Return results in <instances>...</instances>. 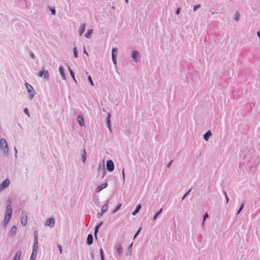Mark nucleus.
I'll return each instance as SVG.
<instances>
[{
	"instance_id": "obj_1",
	"label": "nucleus",
	"mask_w": 260,
	"mask_h": 260,
	"mask_svg": "<svg viewBox=\"0 0 260 260\" xmlns=\"http://www.w3.org/2000/svg\"><path fill=\"white\" fill-rule=\"evenodd\" d=\"M12 200L11 199H9L7 201V206L6 208V214H5V219L3 221V226L4 227H6L8 222H9L11 217V215L12 213Z\"/></svg>"
},
{
	"instance_id": "obj_2",
	"label": "nucleus",
	"mask_w": 260,
	"mask_h": 260,
	"mask_svg": "<svg viewBox=\"0 0 260 260\" xmlns=\"http://www.w3.org/2000/svg\"><path fill=\"white\" fill-rule=\"evenodd\" d=\"M0 147L3 150L4 154L7 155L9 153L8 145L6 139L3 138L0 139Z\"/></svg>"
},
{
	"instance_id": "obj_3",
	"label": "nucleus",
	"mask_w": 260,
	"mask_h": 260,
	"mask_svg": "<svg viewBox=\"0 0 260 260\" xmlns=\"http://www.w3.org/2000/svg\"><path fill=\"white\" fill-rule=\"evenodd\" d=\"M25 86L27 88V91L29 93V99L30 100H31L33 99L34 95H35V89L33 88V87L27 82H26L25 83Z\"/></svg>"
},
{
	"instance_id": "obj_4",
	"label": "nucleus",
	"mask_w": 260,
	"mask_h": 260,
	"mask_svg": "<svg viewBox=\"0 0 260 260\" xmlns=\"http://www.w3.org/2000/svg\"><path fill=\"white\" fill-rule=\"evenodd\" d=\"M109 202V200L105 201V204L102 207L101 211L98 213L96 215L98 218H101L102 215L108 211Z\"/></svg>"
},
{
	"instance_id": "obj_5",
	"label": "nucleus",
	"mask_w": 260,
	"mask_h": 260,
	"mask_svg": "<svg viewBox=\"0 0 260 260\" xmlns=\"http://www.w3.org/2000/svg\"><path fill=\"white\" fill-rule=\"evenodd\" d=\"M21 224L22 226H24L27 224V216L26 212L23 210L21 213Z\"/></svg>"
},
{
	"instance_id": "obj_6",
	"label": "nucleus",
	"mask_w": 260,
	"mask_h": 260,
	"mask_svg": "<svg viewBox=\"0 0 260 260\" xmlns=\"http://www.w3.org/2000/svg\"><path fill=\"white\" fill-rule=\"evenodd\" d=\"M107 169L109 172H112L114 169V164L112 160H108L106 163Z\"/></svg>"
},
{
	"instance_id": "obj_7",
	"label": "nucleus",
	"mask_w": 260,
	"mask_h": 260,
	"mask_svg": "<svg viewBox=\"0 0 260 260\" xmlns=\"http://www.w3.org/2000/svg\"><path fill=\"white\" fill-rule=\"evenodd\" d=\"M55 223V220L54 218L51 217L48 219H47L46 222V225L47 226H50L51 228H52L54 226Z\"/></svg>"
},
{
	"instance_id": "obj_8",
	"label": "nucleus",
	"mask_w": 260,
	"mask_h": 260,
	"mask_svg": "<svg viewBox=\"0 0 260 260\" xmlns=\"http://www.w3.org/2000/svg\"><path fill=\"white\" fill-rule=\"evenodd\" d=\"M98 171H99V172H102V173H103L102 178H103L105 176V174H106V168H105L104 163H103L102 165L101 164L99 165V166L98 167Z\"/></svg>"
},
{
	"instance_id": "obj_9",
	"label": "nucleus",
	"mask_w": 260,
	"mask_h": 260,
	"mask_svg": "<svg viewBox=\"0 0 260 260\" xmlns=\"http://www.w3.org/2000/svg\"><path fill=\"white\" fill-rule=\"evenodd\" d=\"M111 116V113L109 112L107 114V117L106 118V123H107V126L108 127L109 129L110 132L112 131L111 120H110Z\"/></svg>"
},
{
	"instance_id": "obj_10",
	"label": "nucleus",
	"mask_w": 260,
	"mask_h": 260,
	"mask_svg": "<svg viewBox=\"0 0 260 260\" xmlns=\"http://www.w3.org/2000/svg\"><path fill=\"white\" fill-rule=\"evenodd\" d=\"M139 53L138 51H133L132 52L131 56L136 62H137V61H138V58L139 57Z\"/></svg>"
},
{
	"instance_id": "obj_11",
	"label": "nucleus",
	"mask_w": 260,
	"mask_h": 260,
	"mask_svg": "<svg viewBox=\"0 0 260 260\" xmlns=\"http://www.w3.org/2000/svg\"><path fill=\"white\" fill-rule=\"evenodd\" d=\"M103 224V222L102 221V222H100L99 223H98L95 226V227L94 228V236L95 237V238H97V235H98V233L99 232V229L102 225Z\"/></svg>"
},
{
	"instance_id": "obj_12",
	"label": "nucleus",
	"mask_w": 260,
	"mask_h": 260,
	"mask_svg": "<svg viewBox=\"0 0 260 260\" xmlns=\"http://www.w3.org/2000/svg\"><path fill=\"white\" fill-rule=\"evenodd\" d=\"M17 229L16 226H13L11 229L10 231H9V236L11 237H14L16 234Z\"/></svg>"
},
{
	"instance_id": "obj_13",
	"label": "nucleus",
	"mask_w": 260,
	"mask_h": 260,
	"mask_svg": "<svg viewBox=\"0 0 260 260\" xmlns=\"http://www.w3.org/2000/svg\"><path fill=\"white\" fill-rule=\"evenodd\" d=\"M10 184V180L9 179H6L1 184L2 189L8 187Z\"/></svg>"
},
{
	"instance_id": "obj_14",
	"label": "nucleus",
	"mask_w": 260,
	"mask_h": 260,
	"mask_svg": "<svg viewBox=\"0 0 260 260\" xmlns=\"http://www.w3.org/2000/svg\"><path fill=\"white\" fill-rule=\"evenodd\" d=\"M93 243V236L92 234H89L88 235L87 239H86V243L88 245H90Z\"/></svg>"
},
{
	"instance_id": "obj_15",
	"label": "nucleus",
	"mask_w": 260,
	"mask_h": 260,
	"mask_svg": "<svg viewBox=\"0 0 260 260\" xmlns=\"http://www.w3.org/2000/svg\"><path fill=\"white\" fill-rule=\"evenodd\" d=\"M77 120L79 124L82 127L83 126L84 123L83 116L82 115H78L77 116Z\"/></svg>"
},
{
	"instance_id": "obj_16",
	"label": "nucleus",
	"mask_w": 260,
	"mask_h": 260,
	"mask_svg": "<svg viewBox=\"0 0 260 260\" xmlns=\"http://www.w3.org/2000/svg\"><path fill=\"white\" fill-rule=\"evenodd\" d=\"M108 186L107 183H104L100 185V186H98V187L96 189V191L98 192H100L103 190V189L106 188Z\"/></svg>"
},
{
	"instance_id": "obj_17",
	"label": "nucleus",
	"mask_w": 260,
	"mask_h": 260,
	"mask_svg": "<svg viewBox=\"0 0 260 260\" xmlns=\"http://www.w3.org/2000/svg\"><path fill=\"white\" fill-rule=\"evenodd\" d=\"M59 71L60 74L61 76L62 77V79L63 80H66L67 79L66 75V74L64 71V68L62 66H60L59 68Z\"/></svg>"
},
{
	"instance_id": "obj_18",
	"label": "nucleus",
	"mask_w": 260,
	"mask_h": 260,
	"mask_svg": "<svg viewBox=\"0 0 260 260\" xmlns=\"http://www.w3.org/2000/svg\"><path fill=\"white\" fill-rule=\"evenodd\" d=\"M116 250L119 255H121L123 253V249L119 243L116 245Z\"/></svg>"
},
{
	"instance_id": "obj_19",
	"label": "nucleus",
	"mask_w": 260,
	"mask_h": 260,
	"mask_svg": "<svg viewBox=\"0 0 260 260\" xmlns=\"http://www.w3.org/2000/svg\"><path fill=\"white\" fill-rule=\"evenodd\" d=\"M212 134L210 131H207L203 136V138L206 141H208Z\"/></svg>"
},
{
	"instance_id": "obj_20",
	"label": "nucleus",
	"mask_w": 260,
	"mask_h": 260,
	"mask_svg": "<svg viewBox=\"0 0 260 260\" xmlns=\"http://www.w3.org/2000/svg\"><path fill=\"white\" fill-rule=\"evenodd\" d=\"M85 27H86V23L82 24V25H81V26L80 27L79 31L80 36H81L82 35L83 33L84 32V31L85 30Z\"/></svg>"
},
{
	"instance_id": "obj_21",
	"label": "nucleus",
	"mask_w": 260,
	"mask_h": 260,
	"mask_svg": "<svg viewBox=\"0 0 260 260\" xmlns=\"http://www.w3.org/2000/svg\"><path fill=\"white\" fill-rule=\"evenodd\" d=\"M38 249V240H34V243L32 251L37 252Z\"/></svg>"
},
{
	"instance_id": "obj_22",
	"label": "nucleus",
	"mask_w": 260,
	"mask_h": 260,
	"mask_svg": "<svg viewBox=\"0 0 260 260\" xmlns=\"http://www.w3.org/2000/svg\"><path fill=\"white\" fill-rule=\"evenodd\" d=\"M133 242L128 245L126 251L125 252V254L126 255H131L132 254V246H133Z\"/></svg>"
},
{
	"instance_id": "obj_23",
	"label": "nucleus",
	"mask_w": 260,
	"mask_h": 260,
	"mask_svg": "<svg viewBox=\"0 0 260 260\" xmlns=\"http://www.w3.org/2000/svg\"><path fill=\"white\" fill-rule=\"evenodd\" d=\"M142 207V206L141 204H138L137 207H136L135 210L133 212L132 215L133 216L136 215V214L139 212L140 210L141 209Z\"/></svg>"
},
{
	"instance_id": "obj_24",
	"label": "nucleus",
	"mask_w": 260,
	"mask_h": 260,
	"mask_svg": "<svg viewBox=\"0 0 260 260\" xmlns=\"http://www.w3.org/2000/svg\"><path fill=\"white\" fill-rule=\"evenodd\" d=\"M21 255V250H18L15 254L13 260H20Z\"/></svg>"
},
{
	"instance_id": "obj_25",
	"label": "nucleus",
	"mask_w": 260,
	"mask_h": 260,
	"mask_svg": "<svg viewBox=\"0 0 260 260\" xmlns=\"http://www.w3.org/2000/svg\"><path fill=\"white\" fill-rule=\"evenodd\" d=\"M92 32H93L92 29H89L87 31V32L86 33L85 37L87 38H89V39L90 38Z\"/></svg>"
},
{
	"instance_id": "obj_26",
	"label": "nucleus",
	"mask_w": 260,
	"mask_h": 260,
	"mask_svg": "<svg viewBox=\"0 0 260 260\" xmlns=\"http://www.w3.org/2000/svg\"><path fill=\"white\" fill-rule=\"evenodd\" d=\"M69 70L70 74L71 76H72V78L76 82V83H77V81H76V80L75 79V77L74 72L69 67Z\"/></svg>"
},
{
	"instance_id": "obj_27",
	"label": "nucleus",
	"mask_w": 260,
	"mask_h": 260,
	"mask_svg": "<svg viewBox=\"0 0 260 260\" xmlns=\"http://www.w3.org/2000/svg\"><path fill=\"white\" fill-rule=\"evenodd\" d=\"M86 152L85 149H84L83 151V153L82 154V160L83 162H85L86 159Z\"/></svg>"
},
{
	"instance_id": "obj_28",
	"label": "nucleus",
	"mask_w": 260,
	"mask_h": 260,
	"mask_svg": "<svg viewBox=\"0 0 260 260\" xmlns=\"http://www.w3.org/2000/svg\"><path fill=\"white\" fill-rule=\"evenodd\" d=\"M162 208H161L158 212H157L153 216V220H156L159 215L162 212Z\"/></svg>"
},
{
	"instance_id": "obj_29",
	"label": "nucleus",
	"mask_w": 260,
	"mask_h": 260,
	"mask_svg": "<svg viewBox=\"0 0 260 260\" xmlns=\"http://www.w3.org/2000/svg\"><path fill=\"white\" fill-rule=\"evenodd\" d=\"M117 52H118L117 48H113L112 50V56H113V55L117 56Z\"/></svg>"
},
{
	"instance_id": "obj_30",
	"label": "nucleus",
	"mask_w": 260,
	"mask_h": 260,
	"mask_svg": "<svg viewBox=\"0 0 260 260\" xmlns=\"http://www.w3.org/2000/svg\"><path fill=\"white\" fill-rule=\"evenodd\" d=\"M121 204L119 203L118 204L116 207H115V209L113 211L112 214H114L116 212H117L121 208Z\"/></svg>"
},
{
	"instance_id": "obj_31",
	"label": "nucleus",
	"mask_w": 260,
	"mask_h": 260,
	"mask_svg": "<svg viewBox=\"0 0 260 260\" xmlns=\"http://www.w3.org/2000/svg\"><path fill=\"white\" fill-rule=\"evenodd\" d=\"M44 78L46 80L49 79V73L47 70L45 71L44 72Z\"/></svg>"
},
{
	"instance_id": "obj_32",
	"label": "nucleus",
	"mask_w": 260,
	"mask_h": 260,
	"mask_svg": "<svg viewBox=\"0 0 260 260\" xmlns=\"http://www.w3.org/2000/svg\"><path fill=\"white\" fill-rule=\"evenodd\" d=\"M37 255V252H31L30 260H36V258Z\"/></svg>"
},
{
	"instance_id": "obj_33",
	"label": "nucleus",
	"mask_w": 260,
	"mask_h": 260,
	"mask_svg": "<svg viewBox=\"0 0 260 260\" xmlns=\"http://www.w3.org/2000/svg\"><path fill=\"white\" fill-rule=\"evenodd\" d=\"M45 71V68L43 67L42 70L38 73V75L40 77H43L44 76Z\"/></svg>"
},
{
	"instance_id": "obj_34",
	"label": "nucleus",
	"mask_w": 260,
	"mask_h": 260,
	"mask_svg": "<svg viewBox=\"0 0 260 260\" xmlns=\"http://www.w3.org/2000/svg\"><path fill=\"white\" fill-rule=\"evenodd\" d=\"M74 56L75 58H77L78 56V50L76 47L73 48Z\"/></svg>"
},
{
	"instance_id": "obj_35",
	"label": "nucleus",
	"mask_w": 260,
	"mask_h": 260,
	"mask_svg": "<svg viewBox=\"0 0 260 260\" xmlns=\"http://www.w3.org/2000/svg\"><path fill=\"white\" fill-rule=\"evenodd\" d=\"M49 10L53 15H55L56 14V10L54 7H49Z\"/></svg>"
},
{
	"instance_id": "obj_36",
	"label": "nucleus",
	"mask_w": 260,
	"mask_h": 260,
	"mask_svg": "<svg viewBox=\"0 0 260 260\" xmlns=\"http://www.w3.org/2000/svg\"><path fill=\"white\" fill-rule=\"evenodd\" d=\"M240 15L239 12H237L235 14V20L236 21H238L240 19Z\"/></svg>"
},
{
	"instance_id": "obj_37",
	"label": "nucleus",
	"mask_w": 260,
	"mask_h": 260,
	"mask_svg": "<svg viewBox=\"0 0 260 260\" xmlns=\"http://www.w3.org/2000/svg\"><path fill=\"white\" fill-rule=\"evenodd\" d=\"M87 79H88V81L89 82L90 84H91V85L94 86V83H93V82L92 81L91 77L90 75H89L88 76Z\"/></svg>"
},
{
	"instance_id": "obj_38",
	"label": "nucleus",
	"mask_w": 260,
	"mask_h": 260,
	"mask_svg": "<svg viewBox=\"0 0 260 260\" xmlns=\"http://www.w3.org/2000/svg\"><path fill=\"white\" fill-rule=\"evenodd\" d=\"M34 240H38V233L37 231H35L34 232Z\"/></svg>"
},
{
	"instance_id": "obj_39",
	"label": "nucleus",
	"mask_w": 260,
	"mask_h": 260,
	"mask_svg": "<svg viewBox=\"0 0 260 260\" xmlns=\"http://www.w3.org/2000/svg\"><path fill=\"white\" fill-rule=\"evenodd\" d=\"M191 189H190L187 192H186L184 195L183 196V197L182 198V201L184 200L185 199V198L188 196V194L190 193V192L191 191Z\"/></svg>"
},
{
	"instance_id": "obj_40",
	"label": "nucleus",
	"mask_w": 260,
	"mask_h": 260,
	"mask_svg": "<svg viewBox=\"0 0 260 260\" xmlns=\"http://www.w3.org/2000/svg\"><path fill=\"white\" fill-rule=\"evenodd\" d=\"M201 7V5L198 4L194 6L193 8V10L194 12H196L197 10H198Z\"/></svg>"
},
{
	"instance_id": "obj_41",
	"label": "nucleus",
	"mask_w": 260,
	"mask_h": 260,
	"mask_svg": "<svg viewBox=\"0 0 260 260\" xmlns=\"http://www.w3.org/2000/svg\"><path fill=\"white\" fill-rule=\"evenodd\" d=\"M112 61L115 65L117 64V56L113 55L112 56Z\"/></svg>"
},
{
	"instance_id": "obj_42",
	"label": "nucleus",
	"mask_w": 260,
	"mask_h": 260,
	"mask_svg": "<svg viewBox=\"0 0 260 260\" xmlns=\"http://www.w3.org/2000/svg\"><path fill=\"white\" fill-rule=\"evenodd\" d=\"M100 256H101V259L103 258V257H105L104 251H103V250L102 248H101L100 249Z\"/></svg>"
},
{
	"instance_id": "obj_43",
	"label": "nucleus",
	"mask_w": 260,
	"mask_h": 260,
	"mask_svg": "<svg viewBox=\"0 0 260 260\" xmlns=\"http://www.w3.org/2000/svg\"><path fill=\"white\" fill-rule=\"evenodd\" d=\"M23 112H24V113L25 114H26L28 117H29V116H30V115H29V110H28V108H24V110H23Z\"/></svg>"
},
{
	"instance_id": "obj_44",
	"label": "nucleus",
	"mask_w": 260,
	"mask_h": 260,
	"mask_svg": "<svg viewBox=\"0 0 260 260\" xmlns=\"http://www.w3.org/2000/svg\"><path fill=\"white\" fill-rule=\"evenodd\" d=\"M244 206V203H242V205H241V206L240 207L239 210H238L237 214H239L241 212V211L242 210V209L243 208Z\"/></svg>"
},
{
	"instance_id": "obj_45",
	"label": "nucleus",
	"mask_w": 260,
	"mask_h": 260,
	"mask_svg": "<svg viewBox=\"0 0 260 260\" xmlns=\"http://www.w3.org/2000/svg\"><path fill=\"white\" fill-rule=\"evenodd\" d=\"M208 214L207 213H206V214H204V216H203V224H204V221L205 220H206V219L207 218H208Z\"/></svg>"
},
{
	"instance_id": "obj_46",
	"label": "nucleus",
	"mask_w": 260,
	"mask_h": 260,
	"mask_svg": "<svg viewBox=\"0 0 260 260\" xmlns=\"http://www.w3.org/2000/svg\"><path fill=\"white\" fill-rule=\"evenodd\" d=\"M141 230V228H140L138 230V231L136 232V233L134 235V239H135L137 236L138 235V234H139L140 231Z\"/></svg>"
},
{
	"instance_id": "obj_47",
	"label": "nucleus",
	"mask_w": 260,
	"mask_h": 260,
	"mask_svg": "<svg viewBox=\"0 0 260 260\" xmlns=\"http://www.w3.org/2000/svg\"><path fill=\"white\" fill-rule=\"evenodd\" d=\"M122 178H123V182H124V181H125V173H124V168L122 169Z\"/></svg>"
},
{
	"instance_id": "obj_48",
	"label": "nucleus",
	"mask_w": 260,
	"mask_h": 260,
	"mask_svg": "<svg viewBox=\"0 0 260 260\" xmlns=\"http://www.w3.org/2000/svg\"><path fill=\"white\" fill-rule=\"evenodd\" d=\"M181 11V8H178L177 10H176L175 14L176 15H179Z\"/></svg>"
},
{
	"instance_id": "obj_49",
	"label": "nucleus",
	"mask_w": 260,
	"mask_h": 260,
	"mask_svg": "<svg viewBox=\"0 0 260 260\" xmlns=\"http://www.w3.org/2000/svg\"><path fill=\"white\" fill-rule=\"evenodd\" d=\"M57 247L59 249L60 253L62 254V247H61V246L60 245H59V244H58L57 245Z\"/></svg>"
},
{
	"instance_id": "obj_50",
	"label": "nucleus",
	"mask_w": 260,
	"mask_h": 260,
	"mask_svg": "<svg viewBox=\"0 0 260 260\" xmlns=\"http://www.w3.org/2000/svg\"><path fill=\"white\" fill-rule=\"evenodd\" d=\"M90 254V256H91V259L92 260H94V253H93V251H91Z\"/></svg>"
},
{
	"instance_id": "obj_51",
	"label": "nucleus",
	"mask_w": 260,
	"mask_h": 260,
	"mask_svg": "<svg viewBox=\"0 0 260 260\" xmlns=\"http://www.w3.org/2000/svg\"><path fill=\"white\" fill-rule=\"evenodd\" d=\"M30 56L32 58V59H35L36 58V56L34 54V53L32 52H30Z\"/></svg>"
},
{
	"instance_id": "obj_52",
	"label": "nucleus",
	"mask_w": 260,
	"mask_h": 260,
	"mask_svg": "<svg viewBox=\"0 0 260 260\" xmlns=\"http://www.w3.org/2000/svg\"><path fill=\"white\" fill-rule=\"evenodd\" d=\"M173 162V160H172L171 161H170L169 162V164L167 165V167L168 168H170V167H171V165L172 164Z\"/></svg>"
},
{
	"instance_id": "obj_53",
	"label": "nucleus",
	"mask_w": 260,
	"mask_h": 260,
	"mask_svg": "<svg viewBox=\"0 0 260 260\" xmlns=\"http://www.w3.org/2000/svg\"><path fill=\"white\" fill-rule=\"evenodd\" d=\"M248 167H249V168H250V170H251V171H250L253 172V171H254V168H253V170H252V167H251V165H250V162L248 164Z\"/></svg>"
},
{
	"instance_id": "obj_54",
	"label": "nucleus",
	"mask_w": 260,
	"mask_h": 260,
	"mask_svg": "<svg viewBox=\"0 0 260 260\" xmlns=\"http://www.w3.org/2000/svg\"><path fill=\"white\" fill-rule=\"evenodd\" d=\"M84 53L87 55V56H88V53L87 52L85 47L84 48Z\"/></svg>"
},
{
	"instance_id": "obj_55",
	"label": "nucleus",
	"mask_w": 260,
	"mask_h": 260,
	"mask_svg": "<svg viewBox=\"0 0 260 260\" xmlns=\"http://www.w3.org/2000/svg\"><path fill=\"white\" fill-rule=\"evenodd\" d=\"M257 36L259 37V41H260V31L257 32Z\"/></svg>"
},
{
	"instance_id": "obj_56",
	"label": "nucleus",
	"mask_w": 260,
	"mask_h": 260,
	"mask_svg": "<svg viewBox=\"0 0 260 260\" xmlns=\"http://www.w3.org/2000/svg\"><path fill=\"white\" fill-rule=\"evenodd\" d=\"M225 199H226V203L228 204L229 203V199L228 198V197H225Z\"/></svg>"
},
{
	"instance_id": "obj_57",
	"label": "nucleus",
	"mask_w": 260,
	"mask_h": 260,
	"mask_svg": "<svg viewBox=\"0 0 260 260\" xmlns=\"http://www.w3.org/2000/svg\"><path fill=\"white\" fill-rule=\"evenodd\" d=\"M15 157H17V150L16 148H15Z\"/></svg>"
},
{
	"instance_id": "obj_58",
	"label": "nucleus",
	"mask_w": 260,
	"mask_h": 260,
	"mask_svg": "<svg viewBox=\"0 0 260 260\" xmlns=\"http://www.w3.org/2000/svg\"><path fill=\"white\" fill-rule=\"evenodd\" d=\"M223 192L224 195L225 196V197H227L228 196L227 193H226V192L225 191L223 190Z\"/></svg>"
},
{
	"instance_id": "obj_59",
	"label": "nucleus",
	"mask_w": 260,
	"mask_h": 260,
	"mask_svg": "<svg viewBox=\"0 0 260 260\" xmlns=\"http://www.w3.org/2000/svg\"><path fill=\"white\" fill-rule=\"evenodd\" d=\"M125 2L126 4L128 3V0H125Z\"/></svg>"
},
{
	"instance_id": "obj_60",
	"label": "nucleus",
	"mask_w": 260,
	"mask_h": 260,
	"mask_svg": "<svg viewBox=\"0 0 260 260\" xmlns=\"http://www.w3.org/2000/svg\"><path fill=\"white\" fill-rule=\"evenodd\" d=\"M2 190H3V189H2V187H1V186H0V192H1V191H2Z\"/></svg>"
},
{
	"instance_id": "obj_61",
	"label": "nucleus",
	"mask_w": 260,
	"mask_h": 260,
	"mask_svg": "<svg viewBox=\"0 0 260 260\" xmlns=\"http://www.w3.org/2000/svg\"><path fill=\"white\" fill-rule=\"evenodd\" d=\"M112 8L113 9H115V7L113 6V7H112Z\"/></svg>"
},
{
	"instance_id": "obj_62",
	"label": "nucleus",
	"mask_w": 260,
	"mask_h": 260,
	"mask_svg": "<svg viewBox=\"0 0 260 260\" xmlns=\"http://www.w3.org/2000/svg\"><path fill=\"white\" fill-rule=\"evenodd\" d=\"M101 260H105V257H103V258H102Z\"/></svg>"
},
{
	"instance_id": "obj_63",
	"label": "nucleus",
	"mask_w": 260,
	"mask_h": 260,
	"mask_svg": "<svg viewBox=\"0 0 260 260\" xmlns=\"http://www.w3.org/2000/svg\"><path fill=\"white\" fill-rule=\"evenodd\" d=\"M85 73H86V74H87V75L88 74V72H86Z\"/></svg>"
}]
</instances>
